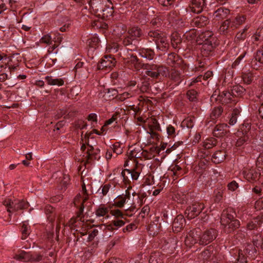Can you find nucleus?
Masks as SVG:
<instances>
[{"label":"nucleus","instance_id":"0e129e2a","mask_svg":"<svg viewBox=\"0 0 263 263\" xmlns=\"http://www.w3.org/2000/svg\"><path fill=\"white\" fill-rule=\"evenodd\" d=\"M40 42L42 43H45L48 45H51L52 44V39L49 34H47L44 35L40 40Z\"/></svg>","mask_w":263,"mask_h":263},{"label":"nucleus","instance_id":"473e14b6","mask_svg":"<svg viewBox=\"0 0 263 263\" xmlns=\"http://www.w3.org/2000/svg\"><path fill=\"white\" fill-rule=\"evenodd\" d=\"M130 197L129 192L126 191V194L124 196L119 195L114 200V204L118 208H122L124 206L126 198Z\"/></svg>","mask_w":263,"mask_h":263},{"label":"nucleus","instance_id":"774afa93","mask_svg":"<svg viewBox=\"0 0 263 263\" xmlns=\"http://www.w3.org/2000/svg\"><path fill=\"white\" fill-rule=\"evenodd\" d=\"M255 208L257 210H263V197L260 198L255 202Z\"/></svg>","mask_w":263,"mask_h":263},{"label":"nucleus","instance_id":"412c9836","mask_svg":"<svg viewBox=\"0 0 263 263\" xmlns=\"http://www.w3.org/2000/svg\"><path fill=\"white\" fill-rule=\"evenodd\" d=\"M251 66L258 70L263 66V50H257L251 62Z\"/></svg>","mask_w":263,"mask_h":263},{"label":"nucleus","instance_id":"5fc2aeb1","mask_svg":"<svg viewBox=\"0 0 263 263\" xmlns=\"http://www.w3.org/2000/svg\"><path fill=\"white\" fill-rule=\"evenodd\" d=\"M263 242V237H261V235L259 234H257L253 236L252 237V242L254 244V246H255L257 248L261 247V243Z\"/></svg>","mask_w":263,"mask_h":263},{"label":"nucleus","instance_id":"bf43d9fd","mask_svg":"<svg viewBox=\"0 0 263 263\" xmlns=\"http://www.w3.org/2000/svg\"><path fill=\"white\" fill-rule=\"evenodd\" d=\"M29 261L39 262L42 259L43 256L39 254H30L29 253Z\"/></svg>","mask_w":263,"mask_h":263},{"label":"nucleus","instance_id":"39448f33","mask_svg":"<svg viewBox=\"0 0 263 263\" xmlns=\"http://www.w3.org/2000/svg\"><path fill=\"white\" fill-rule=\"evenodd\" d=\"M256 253V247L254 246V244L247 243L243 250H239L238 257L235 261L230 263H247L248 257H254Z\"/></svg>","mask_w":263,"mask_h":263},{"label":"nucleus","instance_id":"680f3d73","mask_svg":"<svg viewBox=\"0 0 263 263\" xmlns=\"http://www.w3.org/2000/svg\"><path fill=\"white\" fill-rule=\"evenodd\" d=\"M152 26L154 28H158L162 25L161 20L159 17H155L150 22Z\"/></svg>","mask_w":263,"mask_h":263},{"label":"nucleus","instance_id":"49530a36","mask_svg":"<svg viewBox=\"0 0 263 263\" xmlns=\"http://www.w3.org/2000/svg\"><path fill=\"white\" fill-rule=\"evenodd\" d=\"M54 209L50 205H46L45 208V212L47 215L48 220L52 222L55 219V214L53 213Z\"/></svg>","mask_w":263,"mask_h":263},{"label":"nucleus","instance_id":"cd10ccee","mask_svg":"<svg viewBox=\"0 0 263 263\" xmlns=\"http://www.w3.org/2000/svg\"><path fill=\"white\" fill-rule=\"evenodd\" d=\"M230 11L229 9L223 7H221L214 11L213 16L215 19L219 20L226 18L230 14Z\"/></svg>","mask_w":263,"mask_h":263},{"label":"nucleus","instance_id":"c85d7f7f","mask_svg":"<svg viewBox=\"0 0 263 263\" xmlns=\"http://www.w3.org/2000/svg\"><path fill=\"white\" fill-rule=\"evenodd\" d=\"M262 221V216H258L247 223V228L249 230L257 229L260 227Z\"/></svg>","mask_w":263,"mask_h":263},{"label":"nucleus","instance_id":"7ed1b4c3","mask_svg":"<svg viewBox=\"0 0 263 263\" xmlns=\"http://www.w3.org/2000/svg\"><path fill=\"white\" fill-rule=\"evenodd\" d=\"M3 204L7 208V212L9 213V217L10 218H11L12 212L26 209L29 206L28 202L24 200L14 199L12 200L10 198L5 199L3 201Z\"/></svg>","mask_w":263,"mask_h":263},{"label":"nucleus","instance_id":"338daca9","mask_svg":"<svg viewBox=\"0 0 263 263\" xmlns=\"http://www.w3.org/2000/svg\"><path fill=\"white\" fill-rule=\"evenodd\" d=\"M256 164L257 167L263 168V152L258 157Z\"/></svg>","mask_w":263,"mask_h":263},{"label":"nucleus","instance_id":"b1692460","mask_svg":"<svg viewBox=\"0 0 263 263\" xmlns=\"http://www.w3.org/2000/svg\"><path fill=\"white\" fill-rule=\"evenodd\" d=\"M235 29V25L232 19L225 20L219 28L220 33L226 34Z\"/></svg>","mask_w":263,"mask_h":263},{"label":"nucleus","instance_id":"0eeeda50","mask_svg":"<svg viewBox=\"0 0 263 263\" xmlns=\"http://www.w3.org/2000/svg\"><path fill=\"white\" fill-rule=\"evenodd\" d=\"M217 235L218 232L215 229H207L203 232L200 231V232H199V241H198V243L202 246L207 245L215 240Z\"/></svg>","mask_w":263,"mask_h":263},{"label":"nucleus","instance_id":"6e6552de","mask_svg":"<svg viewBox=\"0 0 263 263\" xmlns=\"http://www.w3.org/2000/svg\"><path fill=\"white\" fill-rule=\"evenodd\" d=\"M202 44L201 53L203 57H208L213 54L214 50L218 45L216 38H211L209 41L204 43L199 42Z\"/></svg>","mask_w":263,"mask_h":263},{"label":"nucleus","instance_id":"c03bdc74","mask_svg":"<svg viewBox=\"0 0 263 263\" xmlns=\"http://www.w3.org/2000/svg\"><path fill=\"white\" fill-rule=\"evenodd\" d=\"M240 108H235L233 109L229 121V124L230 125H234L236 123L237 118L240 115Z\"/></svg>","mask_w":263,"mask_h":263},{"label":"nucleus","instance_id":"69168bd1","mask_svg":"<svg viewBox=\"0 0 263 263\" xmlns=\"http://www.w3.org/2000/svg\"><path fill=\"white\" fill-rule=\"evenodd\" d=\"M134 41V40L132 39V37L128 34L127 36L123 37L122 43L125 46H132L133 42Z\"/></svg>","mask_w":263,"mask_h":263},{"label":"nucleus","instance_id":"a878e982","mask_svg":"<svg viewBox=\"0 0 263 263\" xmlns=\"http://www.w3.org/2000/svg\"><path fill=\"white\" fill-rule=\"evenodd\" d=\"M140 81L137 84V87L142 93L147 92L151 87L149 78L143 77L140 79Z\"/></svg>","mask_w":263,"mask_h":263},{"label":"nucleus","instance_id":"2eb2a0df","mask_svg":"<svg viewBox=\"0 0 263 263\" xmlns=\"http://www.w3.org/2000/svg\"><path fill=\"white\" fill-rule=\"evenodd\" d=\"M210 21L209 18L203 15L197 16L194 17L190 22L192 27L202 28L209 24Z\"/></svg>","mask_w":263,"mask_h":263},{"label":"nucleus","instance_id":"e2e57ef3","mask_svg":"<svg viewBox=\"0 0 263 263\" xmlns=\"http://www.w3.org/2000/svg\"><path fill=\"white\" fill-rule=\"evenodd\" d=\"M167 134L170 137H175L177 135L175 128L172 125H169L166 128Z\"/></svg>","mask_w":263,"mask_h":263},{"label":"nucleus","instance_id":"c9c22d12","mask_svg":"<svg viewBox=\"0 0 263 263\" xmlns=\"http://www.w3.org/2000/svg\"><path fill=\"white\" fill-rule=\"evenodd\" d=\"M109 211V208L105 206L103 204H100L95 211V214L97 217H103L106 216L108 217V213Z\"/></svg>","mask_w":263,"mask_h":263},{"label":"nucleus","instance_id":"37998d69","mask_svg":"<svg viewBox=\"0 0 263 263\" xmlns=\"http://www.w3.org/2000/svg\"><path fill=\"white\" fill-rule=\"evenodd\" d=\"M258 76H256L255 73L253 72L243 73L242 74V79L244 83L247 84H250Z\"/></svg>","mask_w":263,"mask_h":263},{"label":"nucleus","instance_id":"603ef678","mask_svg":"<svg viewBox=\"0 0 263 263\" xmlns=\"http://www.w3.org/2000/svg\"><path fill=\"white\" fill-rule=\"evenodd\" d=\"M198 93L195 89H190L186 92V97L191 102H196L198 100Z\"/></svg>","mask_w":263,"mask_h":263},{"label":"nucleus","instance_id":"393cba45","mask_svg":"<svg viewBox=\"0 0 263 263\" xmlns=\"http://www.w3.org/2000/svg\"><path fill=\"white\" fill-rule=\"evenodd\" d=\"M228 128L229 126L225 123L217 125L213 131L214 136L216 137H220L226 135L229 133Z\"/></svg>","mask_w":263,"mask_h":263},{"label":"nucleus","instance_id":"f3484780","mask_svg":"<svg viewBox=\"0 0 263 263\" xmlns=\"http://www.w3.org/2000/svg\"><path fill=\"white\" fill-rule=\"evenodd\" d=\"M84 206L82 205L80 206L79 209V211L77 212V216L72 217L67 223V225H68L71 229H76L78 227V224H76L77 222H79V223H81L83 222L84 220H82V218H83V213L84 211Z\"/></svg>","mask_w":263,"mask_h":263},{"label":"nucleus","instance_id":"1a4fd4ad","mask_svg":"<svg viewBox=\"0 0 263 263\" xmlns=\"http://www.w3.org/2000/svg\"><path fill=\"white\" fill-rule=\"evenodd\" d=\"M204 209L203 203L195 202L186 208L185 213L189 219H193L197 216Z\"/></svg>","mask_w":263,"mask_h":263},{"label":"nucleus","instance_id":"a19ab883","mask_svg":"<svg viewBox=\"0 0 263 263\" xmlns=\"http://www.w3.org/2000/svg\"><path fill=\"white\" fill-rule=\"evenodd\" d=\"M139 54L148 60H153L155 56L154 51L151 49H141L139 50Z\"/></svg>","mask_w":263,"mask_h":263},{"label":"nucleus","instance_id":"f03ea898","mask_svg":"<svg viewBox=\"0 0 263 263\" xmlns=\"http://www.w3.org/2000/svg\"><path fill=\"white\" fill-rule=\"evenodd\" d=\"M220 222L224 227V231L228 233L234 231L240 226L239 220L235 219L234 215L229 213L228 211H223Z\"/></svg>","mask_w":263,"mask_h":263},{"label":"nucleus","instance_id":"f8f14e48","mask_svg":"<svg viewBox=\"0 0 263 263\" xmlns=\"http://www.w3.org/2000/svg\"><path fill=\"white\" fill-rule=\"evenodd\" d=\"M74 69L76 76L84 80L88 78L89 73L88 63L79 62L75 66Z\"/></svg>","mask_w":263,"mask_h":263},{"label":"nucleus","instance_id":"20e7f679","mask_svg":"<svg viewBox=\"0 0 263 263\" xmlns=\"http://www.w3.org/2000/svg\"><path fill=\"white\" fill-rule=\"evenodd\" d=\"M145 74L153 79H158L160 76L166 77L168 74V69L162 65L155 64H146Z\"/></svg>","mask_w":263,"mask_h":263},{"label":"nucleus","instance_id":"9b49d317","mask_svg":"<svg viewBox=\"0 0 263 263\" xmlns=\"http://www.w3.org/2000/svg\"><path fill=\"white\" fill-rule=\"evenodd\" d=\"M213 247H208L196 256L195 260L199 263H204L205 261H209L215 256Z\"/></svg>","mask_w":263,"mask_h":263},{"label":"nucleus","instance_id":"6ab92c4d","mask_svg":"<svg viewBox=\"0 0 263 263\" xmlns=\"http://www.w3.org/2000/svg\"><path fill=\"white\" fill-rule=\"evenodd\" d=\"M242 174L246 180L249 182L254 181L259 179L260 177V173H258L255 169H248L245 168L242 172Z\"/></svg>","mask_w":263,"mask_h":263},{"label":"nucleus","instance_id":"ddd939ff","mask_svg":"<svg viewBox=\"0 0 263 263\" xmlns=\"http://www.w3.org/2000/svg\"><path fill=\"white\" fill-rule=\"evenodd\" d=\"M100 152L99 148H94L92 146L88 144L85 155H84L83 156L85 157L86 162L89 163L95 160H99L100 158Z\"/></svg>","mask_w":263,"mask_h":263},{"label":"nucleus","instance_id":"6e6d98bb","mask_svg":"<svg viewBox=\"0 0 263 263\" xmlns=\"http://www.w3.org/2000/svg\"><path fill=\"white\" fill-rule=\"evenodd\" d=\"M183 36L188 41H191L195 39L196 36V31L194 29L186 31Z\"/></svg>","mask_w":263,"mask_h":263},{"label":"nucleus","instance_id":"f257e3e1","mask_svg":"<svg viewBox=\"0 0 263 263\" xmlns=\"http://www.w3.org/2000/svg\"><path fill=\"white\" fill-rule=\"evenodd\" d=\"M145 39L152 46L162 51L166 50L169 45L166 37L159 30H150Z\"/></svg>","mask_w":263,"mask_h":263},{"label":"nucleus","instance_id":"8fccbe9b","mask_svg":"<svg viewBox=\"0 0 263 263\" xmlns=\"http://www.w3.org/2000/svg\"><path fill=\"white\" fill-rule=\"evenodd\" d=\"M181 38L177 33H174L171 36V44L173 48H179V45L181 43Z\"/></svg>","mask_w":263,"mask_h":263},{"label":"nucleus","instance_id":"13d9d810","mask_svg":"<svg viewBox=\"0 0 263 263\" xmlns=\"http://www.w3.org/2000/svg\"><path fill=\"white\" fill-rule=\"evenodd\" d=\"M172 171L173 172L174 177H176V178L182 176L183 174L182 168L178 165H175L173 166Z\"/></svg>","mask_w":263,"mask_h":263},{"label":"nucleus","instance_id":"72a5a7b5","mask_svg":"<svg viewBox=\"0 0 263 263\" xmlns=\"http://www.w3.org/2000/svg\"><path fill=\"white\" fill-rule=\"evenodd\" d=\"M232 95L235 99V97H242L247 91L246 88L239 85H236L232 87L231 89Z\"/></svg>","mask_w":263,"mask_h":263},{"label":"nucleus","instance_id":"c756f323","mask_svg":"<svg viewBox=\"0 0 263 263\" xmlns=\"http://www.w3.org/2000/svg\"><path fill=\"white\" fill-rule=\"evenodd\" d=\"M127 33L134 41L138 40V39L143 34L142 30L137 26L130 28L128 30Z\"/></svg>","mask_w":263,"mask_h":263},{"label":"nucleus","instance_id":"79ce46f5","mask_svg":"<svg viewBox=\"0 0 263 263\" xmlns=\"http://www.w3.org/2000/svg\"><path fill=\"white\" fill-rule=\"evenodd\" d=\"M29 253L24 251H19L18 254H16L13 257L16 260L24 262L29 261Z\"/></svg>","mask_w":263,"mask_h":263},{"label":"nucleus","instance_id":"5701e85b","mask_svg":"<svg viewBox=\"0 0 263 263\" xmlns=\"http://www.w3.org/2000/svg\"><path fill=\"white\" fill-rule=\"evenodd\" d=\"M89 5L95 13H102V15H104L103 13L105 11V7L102 0H90L89 2Z\"/></svg>","mask_w":263,"mask_h":263},{"label":"nucleus","instance_id":"aec40b11","mask_svg":"<svg viewBox=\"0 0 263 263\" xmlns=\"http://www.w3.org/2000/svg\"><path fill=\"white\" fill-rule=\"evenodd\" d=\"M185 224V220L182 215H177L172 223V229L174 232L178 233L182 230Z\"/></svg>","mask_w":263,"mask_h":263},{"label":"nucleus","instance_id":"864d4df0","mask_svg":"<svg viewBox=\"0 0 263 263\" xmlns=\"http://www.w3.org/2000/svg\"><path fill=\"white\" fill-rule=\"evenodd\" d=\"M99 42L100 40L97 36H91L87 40L89 46L95 49L98 47Z\"/></svg>","mask_w":263,"mask_h":263},{"label":"nucleus","instance_id":"ea45409f","mask_svg":"<svg viewBox=\"0 0 263 263\" xmlns=\"http://www.w3.org/2000/svg\"><path fill=\"white\" fill-rule=\"evenodd\" d=\"M45 80L50 85H57L59 86H62L64 83V80L61 78H53L51 76H46Z\"/></svg>","mask_w":263,"mask_h":263},{"label":"nucleus","instance_id":"4d7b16f0","mask_svg":"<svg viewBox=\"0 0 263 263\" xmlns=\"http://www.w3.org/2000/svg\"><path fill=\"white\" fill-rule=\"evenodd\" d=\"M21 232L22 234V239H26L30 233L29 226L25 223H23L21 228Z\"/></svg>","mask_w":263,"mask_h":263},{"label":"nucleus","instance_id":"2f4dec72","mask_svg":"<svg viewBox=\"0 0 263 263\" xmlns=\"http://www.w3.org/2000/svg\"><path fill=\"white\" fill-rule=\"evenodd\" d=\"M242 132L241 136H240L237 140L236 142V146L237 147H241L244 146L250 142V139L248 133H247V131Z\"/></svg>","mask_w":263,"mask_h":263},{"label":"nucleus","instance_id":"3c124183","mask_svg":"<svg viewBox=\"0 0 263 263\" xmlns=\"http://www.w3.org/2000/svg\"><path fill=\"white\" fill-rule=\"evenodd\" d=\"M235 25V29L245 23L246 21V16L244 15H238L234 18L232 19Z\"/></svg>","mask_w":263,"mask_h":263},{"label":"nucleus","instance_id":"052dcab7","mask_svg":"<svg viewBox=\"0 0 263 263\" xmlns=\"http://www.w3.org/2000/svg\"><path fill=\"white\" fill-rule=\"evenodd\" d=\"M113 152L116 154V156L122 153V149L120 147V144L119 142L115 143L112 145V147L111 148Z\"/></svg>","mask_w":263,"mask_h":263},{"label":"nucleus","instance_id":"7c9ffc66","mask_svg":"<svg viewBox=\"0 0 263 263\" xmlns=\"http://www.w3.org/2000/svg\"><path fill=\"white\" fill-rule=\"evenodd\" d=\"M226 152L224 151H218L215 152L212 155V160L216 164L223 162L226 159Z\"/></svg>","mask_w":263,"mask_h":263},{"label":"nucleus","instance_id":"f704fd0d","mask_svg":"<svg viewBox=\"0 0 263 263\" xmlns=\"http://www.w3.org/2000/svg\"><path fill=\"white\" fill-rule=\"evenodd\" d=\"M164 256L160 252L152 253L149 257V263H162Z\"/></svg>","mask_w":263,"mask_h":263},{"label":"nucleus","instance_id":"09e8293b","mask_svg":"<svg viewBox=\"0 0 263 263\" xmlns=\"http://www.w3.org/2000/svg\"><path fill=\"white\" fill-rule=\"evenodd\" d=\"M199 38L202 41V43H204L206 42V41H209L211 38H216V37L214 36L212 31L208 30L202 32L199 35Z\"/></svg>","mask_w":263,"mask_h":263},{"label":"nucleus","instance_id":"bb28decb","mask_svg":"<svg viewBox=\"0 0 263 263\" xmlns=\"http://www.w3.org/2000/svg\"><path fill=\"white\" fill-rule=\"evenodd\" d=\"M182 59L175 53L168 54L167 59V63L171 66L177 67L182 62Z\"/></svg>","mask_w":263,"mask_h":263},{"label":"nucleus","instance_id":"4468645a","mask_svg":"<svg viewBox=\"0 0 263 263\" xmlns=\"http://www.w3.org/2000/svg\"><path fill=\"white\" fill-rule=\"evenodd\" d=\"M199 232H200V229L197 228L191 230L187 234L184 240V243L186 246L191 247L194 244L198 243V241H199Z\"/></svg>","mask_w":263,"mask_h":263},{"label":"nucleus","instance_id":"a211bd4d","mask_svg":"<svg viewBox=\"0 0 263 263\" xmlns=\"http://www.w3.org/2000/svg\"><path fill=\"white\" fill-rule=\"evenodd\" d=\"M215 99L223 104H227L232 102L236 101L234 98L231 91H223L220 93Z\"/></svg>","mask_w":263,"mask_h":263},{"label":"nucleus","instance_id":"dca6fc26","mask_svg":"<svg viewBox=\"0 0 263 263\" xmlns=\"http://www.w3.org/2000/svg\"><path fill=\"white\" fill-rule=\"evenodd\" d=\"M116 63V59L111 55H106L98 64V68L99 69L105 68H111L115 66Z\"/></svg>","mask_w":263,"mask_h":263},{"label":"nucleus","instance_id":"e433bc0d","mask_svg":"<svg viewBox=\"0 0 263 263\" xmlns=\"http://www.w3.org/2000/svg\"><path fill=\"white\" fill-rule=\"evenodd\" d=\"M223 109L220 106L215 107L211 111L210 115L211 121H214L219 117H220L223 112Z\"/></svg>","mask_w":263,"mask_h":263},{"label":"nucleus","instance_id":"423d86ee","mask_svg":"<svg viewBox=\"0 0 263 263\" xmlns=\"http://www.w3.org/2000/svg\"><path fill=\"white\" fill-rule=\"evenodd\" d=\"M141 165L137 163L135 166L132 170L124 169L121 172L123 181L125 184H129L130 180L138 179L141 172Z\"/></svg>","mask_w":263,"mask_h":263},{"label":"nucleus","instance_id":"9d476101","mask_svg":"<svg viewBox=\"0 0 263 263\" xmlns=\"http://www.w3.org/2000/svg\"><path fill=\"white\" fill-rule=\"evenodd\" d=\"M206 0H191L187 10L194 13H200L206 8Z\"/></svg>","mask_w":263,"mask_h":263},{"label":"nucleus","instance_id":"58836bf2","mask_svg":"<svg viewBox=\"0 0 263 263\" xmlns=\"http://www.w3.org/2000/svg\"><path fill=\"white\" fill-rule=\"evenodd\" d=\"M125 222L123 219H116L112 220L109 224L107 226L108 230H117L118 228L123 226Z\"/></svg>","mask_w":263,"mask_h":263},{"label":"nucleus","instance_id":"a18cd8bd","mask_svg":"<svg viewBox=\"0 0 263 263\" xmlns=\"http://www.w3.org/2000/svg\"><path fill=\"white\" fill-rule=\"evenodd\" d=\"M249 28L250 26L247 25L244 27L243 29L240 30L235 36L236 41H243L247 37V31Z\"/></svg>","mask_w":263,"mask_h":263},{"label":"nucleus","instance_id":"de8ad7c7","mask_svg":"<svg viewBox=\"0 0 263 263\" xmlns=\"http://www.w3.org/2000/svg\"><path fill=\"white\" fill-rule=\"evenodd\" d=\"M217 143V140L214 138H211L209 139H206L204 142H203V147L205 149H208L212 148L214 146H216Z\"/></svg>","mask_w":263,"mask_h":263},{"label":"nucleus","instance_id":"4c0bfd02","mask_svg":"<svg viewBox=\"0 0 263 263\" xmlns=\"http://www.w3.org/2000/svg\"><path fill=\"white\" fill-rule=\"evenodd\" d=\"M127 63H130L136 70H139L142 68L144 64L139 61V60L136 55H131L130 58H128Z\"/></svg>","mask_w":263,"mask_h":263},{"label":"nucleus","instance_id":"4be33fe9","mask_svg":"<svg viewBox=\"0 0 263 263\" xmlns=\"http://www.w3.org/2000/svg\"><path fill=\"white\" fill-rule=\"evenodd\" d=\"M168 73L169 78L173 82L174 86H178L183 80L184 75L179 71L171 69Z\"/></svg>","mask_w":263,"mask_h":263}]
</instances>
